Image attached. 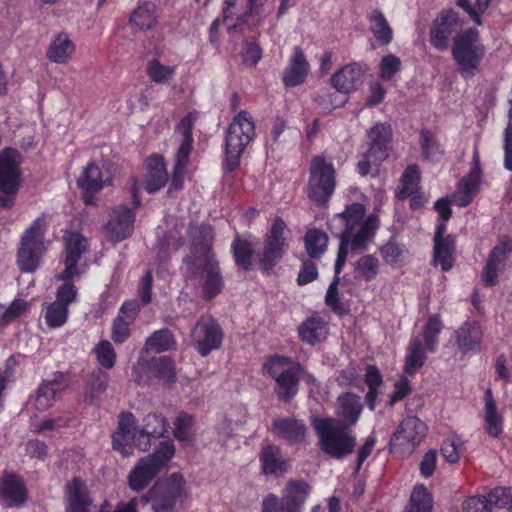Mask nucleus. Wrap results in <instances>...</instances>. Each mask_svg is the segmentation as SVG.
<instances>
[{"instance_id": "obj_1", "label": "nucleus", "mask_w": 512, "mask_h": 512, "mask_svg": "<svg viewBox=\"0 0 512 512\" xmlns=\"http://www.w3.org/2000/svg\"><path fill=\"white\" fill-rule=\"evenodd\" d=\"M366 208L360 203L347 205L345 210L333 218L332 222L338 221L343 225L339 235V249L335 262V277L330 283L325 303L331 310L339 315L345 313V308L338 294L339 274L349 255L355 256L368 249L377 229L379 219L376 215L370 214L365 218Z\"/></svg>"}, {"instance_id": "obj_2", "label": "nucleus", "mask_w": 512, "mask_h": 512, "mask_svg": "<svg viewBox=\"0 0 512 512\" xmlns=\"http://www.w3.org/2000/svg\"><path fill=\"white\" fill-rule=\"evenodd\" d=\"M191 254L184 259L186 278L198 280L203 298L211 300L221 293L224 279L212 251L213 233L210 226L202 225L192 230Z\"/></svg>"}, {"instance_id": "obj_3", "label": "nucleus", "mask_w": 512, "mask_h": 512, "mask_svg": "<svg viewBox=\"0 0 512 512\" xmlns=\"http://www.w3.org/2000/svg\"><path fill=\"white\" fill-rule=\"evenodd\" d=\"M312 426L319 437L321 450L329 456L342 459L353 452L356 439L341 420L314 417Z\"/></svg>"}, {"instance_id": "obj_4", "label": "nucleus", "mask_w": 512, "mask_h": 512, "mask_svg": "<svg viewBox=\"0 0 512 512\" xmlns=\"http://www.w3.org/2000/svg\"><path fill=\"white\" fill-rule=\"evenodd\" d=\"M452 56L458 71L464 79H471L481 70V63L487 53L479 31L469 28L454 38Z\"/></svg>"}, {"instance_id": "obj_5", "label": "nucleus", "mask_w": 512, "mask_h": 512, "mask_svg": "<svg viewBox=\"0 0 512 512\" xmlns=\"http://www.w3.org/2000/svg\"><path fill=\"white\" fill-rule=\"evenodd\" d=\"M266 375L275 380L274 391L283 402H289L299 390V379L303 367L285 356L274 355L263 365Z\"/></svg>"}, {"instance_id": "obj_6", "label": "nucleus", "mask_w": 512, "mask_h": 512, "mask_svg": "<svg viewBox=\"0 0 512 512\" xmlns=\"http://www.w3.org/2000/svg\"><path fill=\"white\" fill-rule=\"evenodd\" d=\"M174 453L175 446L172 441L161 442L152 454L142 457L132 468L127 477L128 487L134 492L144 490L173 457Z\"/></svg>"}, {"instance_id": "obj_7", "label": "nucleus", "mask_w": 512, "mask_h": 512, "mask_svg": "<svg viewBox=\"0 0 512 512\" xmlns=\"http://www.w3.org/2000/svg\"><path fill=\"white\" fill-rule=\"evenodd\" d=\"M47 223L44 218H36L24 231L17 251V265L21 272H34L40 265L46 251L45 234Z\"/></svg>"}, {"instance_id": "obj_8", "label": "nucleus", "mask_w": 512, "mask_h": 512, "mask_svg": "<svg viewBox=\"0 0 512 512\" xmlns=\"http://www.w3.org/2000/svg\"><path fill=\"white\" fill-rule=\"evenodd\" d=\"M256 136V126L248 111L242 110L235 115L226 133V162L230 170L240 163V157Z\"/></svg>"}, {"instance_id": "obj_9", "label": "nucleus", "mask_w": 512, "mask_h": 512, "mask_svg": "<svg viewBox=\"0 0 512 512\" xmlns=\"http://www.w3.org/2000/svg\"><path fill=\"white\" fill-rule=\"evenodd\" d=\"M336 187L334 165L323 156L311 160L306 193L308 198L318 206L327 204Z\"/></svg>"}, {"instance_id": "obj_10", "label": "nucleus", "mask_w": 512, "mask_h": 512, "mask_svg": "<svg viewBox=\"0 0 512 512\" xmlns=\"http://www.w3.org/2000/svg\"><path fill=\"white\" fill-rule=\"evenodd\" d=\"M273 10L274 5L270 0H225L223 17L225 22H232V27L248 22L258 26Z\"/></svg>"}, {"instance_id": "obj_11", "label": "nucleus", "mask_w": 512, "mask_h": 512, "mask_svg": "<svg viewBox=\"0 0 512 512\" xmlns=\"http://www.w3.org/2000/svg\"><path fill=\"white\" fill-rule=\"evenodd\" d=\"M64 269L56 277L61 281H71L85 274L87 262L84 255L88 252V240L79 232H67L64 237Z\"/></svg>"}, {"instance_id": "obj_12", "label": "nucleus", "mask_w": 512, "mask_h": 512, "mask_svg": "<svg viewBox=\"0 0 512 512\" xmlns=\"http://www.w3.org/2000/svg\"><path fill=\"white\" fill-rule=\"evenodd\" d=\"M428 426L416 416L405 417L390 439V451L399 457L411 455L427 436Z\"/></svg>"}, {"instance_id": "obj_13", "label": "nucleus", "mask_w": 512, "mask_h": 512, "mask_svg": "<svg viewBox=\"0 0 512 512\" xmlns=\"http://www.w3.org/2000/svg\"><path fill=\"white\" fill-rule=\"evenodd\" d=\"M289 234L285 221L275 217L268 233L264 237L263 249L259 254V265L262 270L268 271L276 266L287 252Z\"/></svg>"}, {"instance_id": "obj_14", "label": "nucleus", "mask_w": 512, "mask_h": 512, "mask_svg": "<svg viewBox=\"0 0 512 512\" xmlns=\"http://www.w3.org/2000/svg\"><path fill=\"white\" fill-rule=\"evenodd\" d=\"M185 493V480L180 473L159 479L143 499L152 502L153 512H174L177 499Z\"/></svg>"}, {"instance_id": "obj_15", "label": "nucleus", "mask_w": 512, "mask_h": 512, "mask_svg": "<svg viewBox=\"0 0 512 512\" xmlns=\"http://www.w3.org/2000/svg\"><path fill=\"white\" fill-rule=\"evenodd\" d=\"M223 338L222 328L209 315L201 316L191 330L192 344L203 357L208 356L214 350H218L222 345Z\"/></svg>"}, {"instance_id": "obj_16", "label": "nucleus", "mask_w": 512, "mask_h": 512, "mask_svg": "<svg viewBox=\"0 0 512 512\" xmlns=\"http://www.w3.org/2000/svg\"><path fill=\"white\" fill-rule=\"evenodd\" d=\"M20 155L12 148L5 149L0 154V191L6 195L0 196V205L10 208L14 204V194L18 188L20 173Z\"/></svg>"}, {"instance_id": "obj_17", "label": "nucleus", "mask_w": 512, "mask_h": 512, "mask_svg": "<svg viewBox=\"0 0 512 512\" xmlns=\"http://www.w3.org/2000/svg\"><path fill=\"white\" fill-rule=\"evenodd\" d=\"M482 177L480 155L478 149H474L472 165L469 173L458 183L457 189L453 195V202L459 207L468 206L479 190Z\"/></svg>"}, {"instance_id": "obj_18", "label": "nucleus", "mask_w": 512, "mask_h": 512, "mask_svg": "<svg viewBox=\"0 0 512 512\" xmlns=\"http://www.w3.org/2000/svg\"><path fill=\"white\" fill-rule=\"evenodd\" d=\"M261 472L266 476L276 478L284 476L291 469L292 460L283 454L282 449L275 444H265L259 452Z\"/></svg>"}, {"instance_id": "obj_19", "label": "nucleus", "mask_w": 512, "mask_h": 512, "mask_svg": "<svg viewBox=\"0 0 512 512\" xmlns=\"http://www.w3.org/2000/svg\"><path fill=\"white\" fill-rule=\"evenodd\" d=\"M106 184H110V177L105 176L101 168L93 162L87 165L77 180V185L83 193L84 202L88 205L95 204V194Z\"/></svg>"}, {"instance_id": "obj_20", "label": "nucleus", "mask_w": 512, "mask_h": 512, "mask_svg": "<svg viewBox=\"0 0 512 512\" xmlns=\"http://www.w3.org/2000/svg\"><path fill=\"white\" fill-rule=\"evenodd\" d=\"M65 512H90L93 500L86 485L80 477H73L64 487Z\"/></svg>"}, {"instance_id": "obj_21", "label": "nucleus", "mask_w": 512, "mask_h": 512, "mask_svg": "<svg viewBox=\"0 0 512 512\" xmlns=\"http://www.w3.org/2000/svg\"><path fill=\"white\" fill-rule=\"evenodd\" d=\"M135 214L132 209L118 206L110 214L105 226L107 237L112 241H121L129 237L134 230Z\"/></svg>"}, {"instance_id": "obj_22", "label": "nucleus", "mask_w": 512, "mask_h": 512, "mask_svg": "<svg viewBox=\"0 0 512 512\" xmlns=\"http://www.w3.org/2000/svg\"><path fill=\"white\" fill-rule=\"evenodd\" d=\"M458 16L452 10L443 11L434 21L430 31V42L438 50L444 51L448 48L450 37L456 31Z\"/></svg>"}, {"instance_id": "obj_23", "label": "nucleus", "mask_w": 512, "mask_h": 512, "mask_svg": "<svg viewBox=\"0 0 512 512\" xmlns=\"http://www.w3.org/2000/svg\"><path fill=\"white\" fill-rule=\"evenodd\" d=\"M137 431L138 427L134 415L130 412L121 413L118 427L112 435L113 448L123 455H129Z\"/></svg>"}, {"instance_id": "obj_24", "label": "nucleus", "mask_w": 512, "mask_h": 512, "mask_svg": "<svg viewBox=\"0 0 512 512\" xmlns=\"http://www.w3.org/2000/svg\"><path fill=\"white\" fill-rule=\"evenodd\" d=\"M27 489L16 474H5L0 482V502L4 507H18L27 500Z\"/></svg>"}, {"instance_id": "obj_25", "label": "nucleus", "mask_w": 512, "mask_h": 512, "mask_svg": "<svg viewBox=\"0 0 512 512\" xmlns=\"http://www.w3.org/2000/svg\"><path fill=\"white\" fill-rule=\"evenodd\" d=\"M272 434L290 444L305 441L308 429L303 421L294 417L276 418L272 422Z\"/></svg>"}, {"instance_id": "obj_26", "label": "nucleus", "mask_w": 512, "mask_h": 512, "mask_svg": "<svg viewBox=\"0 0 512 512\" xmlns=\"http://www.w3.org/2000/svg\"><path fill=\"white\" fill-rule=\"evenodd\" d=\"M369 140V156L376 160H386L392 139V128L387 123H376L367 133Z\"/></svg>"}, {"instance_id": "obj_27", "label": "nucleus", "mask_w": 512, "mask_h": 512, "mask_svg": "<svg viewBox=\"0 0 512 512\" xmlns=\"http://www.w3.org/2000/svg\"><path fill=\"white\" fill-rule=\"evenodd\" d=\"M138 312L139 306L136 301L125 302L121 306L111 329V339L116 344H122L129 338L130 326L135 321Z\"/></svg>"}, {"instance_id": "obj_28", "label": "nucleus", "mask_w": 512, "mask_h": 512, "mask_svg": "<svg viewBox=\"0 0 512 512\" xmlns=\"http://www.w3.org/2000/svg\"><path fill=\"white\" fill-rule=\"evenodd\" d=\"M363 75L364 69L359 63H349L333 74L331 84L338 92L349 94L361 84Z\"/></svg>"}, {"instance_id": "obj_29", "label": "nucleus", "mask_w": 512, "mask_h": 512, "mask_svg": "<svg viewBox=\"0 0 512 512\" xmlns=\"http://www.w3.org/2000/svg\"><path fill=\"white\" fill-rule=\"evenodd\" d=\"M454 337L459 351L467 354L478 350L483 331L477 322L466 321L454 332Z\"/></svg>"}, {"instance_id": "obj_30", "label": "nucleus", "mask_w": 512, "mask_h": 512, "mask_svg": "<svg viewBox=\"0 0 512 512\" xmlns=\"http://www.w3.org/2000/svg\"><path fill=\"white\" fill-rule=\"evenodd\" d=\"M168 182V172L162 156L153 155L147 159L145 189L152 194L162 189Z\"/></svg>"}, {"instance_id": "obj_31", "label": "nucleus", "mask_w": 512, "mask_h": 512, "mask_svg": "<svg viewBox=\"0 0 512 512\" xmlns=\"http://www.w3.org/2000/svg\"><path fill=\"white\" fill-rule=\"evenodd\" d=\"M309 72V63L303 51L296 48L290 59L288 67L283 75V82L287 87H295L302 84Z\"/></svg>"}, {"instance_id": "obj_32", "label": "nucleus", "mask_w": 512, "mask_h": 512, "mask_svg": "<svg viewBox=\"0 0 512 512\" xmlns=\"http://www.w3.org/2000/svg\"><path fill=\"white\" fill-rule=\"evenodd\" d=\"M76 50L74 42L66 33L57 34L46 51V57L56 64H67L73 57Z\"/></svg>"}, {"instance_id": "obj_33", "label": "nucleus", "mask_w": 512, "mask_h": 512, "mask_svg": "<svg viewBox=\"0 0 512 512\" xmlns=\"http://www.w3.org/2000/svg\"><path fill=\"white\" fill-rule=\"evenodd\" d=\"M300 339L310 345H316L327 338L328 328L319 316H311L298 328Z\"/></svg>"}, {"instance_id": "obj_34", "label": "nucleus", "mask_w": 512, "mask_h": 512, "mask_svg": "<svg viewBox=\"0 0 512 512\" xmlns=\"http://www.w3.org/2000/svg\"><path fill=\"white\" fill-rule=\"evenodd\" d=\"M484 428L486 433L493 438H498L503 432V417L497 410L491 389H487L485 392Z\"/></svg>"}, {"instance_id": "obj_35", "label": "nucleus", "mask_w": 512, "mask_h": 512, "mask_svg": "<svg viewBox=\"0 0 512 512\" xmlns=\"http://www.w3.org/2000/svg\"><path fill=\"white\" fill-rule=\"evenodd\" d=\"M509 251H512V241H503L491 251L482 274V280L486 286H494L497 283L498 267L502 257Z\"/></svg>"}, {"instance_id": "obj_36", "label": "nucleus", "mask_w": 512, "mask_h": 512, "mask_svg": "<svg viewBox=\"0 0 512 512\" xmlns=\"http://www.w3.org/2000/svg\"><path fill=\"white\" fill-rule=\"evenodd\" d=\"M184 244V238L176 230L157 235L155 243L156 261L158 264L166 263L172 252H176Z\"/></svg>"}, {"instance_id": "obj_37", "label": "nucleus", "mask_w": 512, "mask_h": 512, "mask_svg": "<svg viewBox=\"0 0 512 512\" xmlns=\"http://www.w3.org/2000/svg\"><path fill=\"white\" fill-rule=\"evenodd\" d=\"M361 411L360 398L355 394L346 393L338 398L337 414L346 427H350L358 421Z\"/></svg>"}, {"instance_id": "obj_38", "label": "nucleus", "mask_w": 512, "mask_h": 512, "mask_svg": "<svg viewBox=\"0 0 512 512\" xmlns=\"http://www.w3.org/2000/svg\"><path fill=\"white\" fill-rule=\"evenodd\" d=\"M310 492V486L303 480H290L287 482L283 490V500L281 503L284 507H297L306 501Z\"/></svg>"}, {"instance_id": "obj_39", "label": "nucleus", "mask_w": 512, "mask_h": 512, "mask_svg": "<svg viewBox=\"0 0 512 512\" xmlns=\"http://www.w3.org/2000/svg\"><path fill=\"white\" fill-rule=\"evenodd\" d=\"M328 235L321 229H309L303 238L307 255L311 259H320L327 250Z\"/></svg>"}, {"instance_id": "obj_40", "label": "nucleus", "mask_w": 512, "mask_h": 512, "mask_svg": "<svg viewBox=\"0 0 512 512\" xmlns=\"http://www.w3.org/2000/svg\"><path fill=\"white\" fill-rule=\"evenodd\" d=\"M157 9L152 2L138 6L130 17L131 25L138 30H150L157 24Z\"/></svg>"}, {"instance_id": "obj_41", "label": "nucleus", "mask_w": 512, "mask_h": 512, "mask_svg": "<svg viewBox=\"0 0 512 512\" xmlns=\"http://www.w3.org/2000/svg\"><path fill=\"white\" fill-rule=\"evenodd\" d=\"M455 240L447 235L444 241L434 242V263L440 265L443 271H449L454 265Z\"/></svg>"}, {"instance_id": "obj_42", "label": "nucleus", "mask_w": 512, "mask_h": 512, "mask_svg": "<svg viewBox=\"0 0 512 512\" xmlns=\"http://www.w3.org/2000/svg\"><path fill=\"white\" fill-rule=\"evenodd\" d=\"M64 387V383L58 379L43 382L38 389L35 400L37 410L44 411L50 408L54 404L57 394Z\"/></svg>"}, {"instance_id": "obj_43", "label": "nucleus", "mask_w": 512, "mask_h": 512, "mask_svg": "<svg viewBox=\"0 0 512 512\" xmlns=\"http://www.w3.org/2000/svg\"><path fill=\"white\" fill-rule=\"evenodd\" d=\"M370 31L381 45H388L393 39V31L384 14L375 9L368 17Z\"/></svg>"}, {"instance_id": "obj_44", "label": "nucleus", "mask_w": 512, "mask_h": 512, "mask_svg": "<svg viewBox=\"0 0 512 512\" xmlns=\"http://www.w3.org/2000/svg\"><path fill=\"white\" fill-rule=\"evenodd\" d=\"M231 250L235 263L244 270L251 269L252 258L254 255V244L248 239L241 238L237 233L232 244Z\"/></svg>"}, {"instance_id": "obj_45", "label": "nucleus", "mask_w": 512, "mask_h": 512, "mask_svg": "<svg viewBox=\"0 0 512 512\" xmlns=\"http://www.w3.org/2000/svg\"><path fill=\"white\" fill-rule=\"evenodd\" d=\"M420 168L417 164L409 165L401 176V187L397 192L398 199H406L417 194L420 182Z\"/></svg>"}, {"instance_id": "obj_46", "label": "nucleus", "mask_w": 512, "mask_h": 512, "mask_svg": "<svg viewBox=\"0 0 512 512\" xmlns=\"http://www.w3.org/2000/svg\"><path fill=\"white\" fill-rule=\"evenodd\" d=\"M379 253L385 264L395 267L402 264L408 254V249L395 238H391L379 247Z\"/></svg>"}, {"instance_id": "obj_47", "label": "nucleus", "mask_w": 512, "mask_h": 512, "mask_svg": "<svg viewBox=\"0 0 512 512\" xmlns=\"http://www.w3.org/2000/svg\"><path fill=\"white\" fill-rule=\"evenodd\" d=\"M426 360V354L422 348L421 340L416 337L410 340L405 357L404 372L412 375L420 369Z\"/></svg>"}, {"instance_id": "obj_48", "label": "nucleus", "mask_w": 512, "mask_h": 512, "mask_svg": "<svg viewBox=\"0 0 512 512\" xmlns=\"http://www.w3.org/2000/svg\"><path fill=\"white\" fill-rule=\"evenodd\" d=\"M146 73L151 82L168 84L176 74V66L164 65L158 58H152L147 62Z\"/></svg>"}, {"instance_id": "obj_49", "label": "nucleus", "mask_w": 512, "mask_h": 512, "mask_svg": "<svg viewBox=\"0 0 512 512\" xmlns=\"http://www.w3.org/2000/svg\"><path fill=\"white\" fill-rule=\"evenodd\" d=\"M175 339L168 329L155 331L150 335L144 344L147 352L161 353L175 347Z\"/></svg>"}, {"instance_id": "obj_50", "label": "nucleus", "mask_w": 512, "mask_h": 512, "mask_svg": "<svg viewBox=\"0 0 512 512\" xmlns=\"http://www.w3.org/2000/svg\"><path fill=\"white\" fill-rule=\"evenodd\" d=\"M379 267V260L374 255H363L354 263L355 276L365 281L374 280L379 273Z\"/></svg>"}, {"instance_id": "obj_51", "label": "nucleus", "mask_w": 512, "mask_h": 512, "mask_svg": "<svg viewBox=\"0 0 512 512\" xmlns=\"http://www.w3.org/2000/svg\"><path fill=\"white\" fill-rule=\"evenodd\" d=\"M432 498L423 485L416 486L410 497V503L405 512H431Z\"/></svg>"}, {"instance_id": "obj_52", "label": "nucleus", "mask_w": 512, "mask_h": 512, "mask_svg": "<svg viewBox=\"0 0 512 512\" xmlns=\"http://www.w3.org/2000/svg\"><path fill=\"white\" fill-rule=\"evenodd\" d=\"M93 353L98 364L104 369H112L116 364L117 354L116 351L108 340L99 341L94 349Z\"/></svg>"}, {"instance_id": "obj_53", "label": "nucleus", "mask_w": 512, "mask_h": 512, "mask_svg": "<svg viewBox=\"0 0 512 512\" xmlns=\"http://www.w3.org/2000/svg\"><path fill=\"white\" fill-rule=\"evenodd\" d=\"M442 330V322L438 315H431L428 317L427 322L424 326L423 330V339L425 342L426 348L430 352H435L438 336Z\"/></svg>"}, {"instance_id": "obj_54", "label": "nucleus", "mask_w": 512, "mask_h": 512, "mask_svg": "<svg viewBox=\"0 0 512 512\" xmlns=\"http://www.w3.org/2000/svg\"><path fill=\"white\" fill-rule=\"evenodd\" d=\"M44 318L50 328L63 326L68 319V308L54 301L45 308Z\"/></svg>"}, {"instance_id": "obj_55", "label": "nucleus", "mask_w": 512, "mask_h": 512, "mask_svg": "<svg viewBox=\"0 0 512 512\" xmlns=\"http://www.w3.org/2000/svg\"><path fill=\"white\" fill-rule=\"evenodd\" d=\"M194 424L193 416L180 413L174 423L173 434L179 441H191V431Z\"/></svg>"}, {"instance_id": "obj_56", "label": "nucleus", "mask_w": 512, "mask_h": 512, "mask_svg": "<svg viewBox=\"0 0 512 512\" xmlns=\"http://www.w3.org/2000/svg\"><path fill=\"white\" fill-rule=\"evenodd\" d=\"M143 429L152 437L158 438L167 432V421L161 414H148L144 419Z\"/></svg>"}, {"instance_id": "obj_57", "label": "nucleus", "mask_w": 512, "mask_h": 512, "mask_svg": "<svg viewBox=\"0 0 512 512\" xmlns=\"http://www.w3.org/2000/svg\"><path fill=\"white\" fill-rule=\"evenodd\" d=\"M314 259L303 257L302 264L297 276V284L299 286L307 285L318 278V269Z\"/></svg>"}, {"instance_id": "obj_58", "label": "nucleus", "mask_w": 512, "mask_h": 512, "mask_svg": "<svg viewBox=\"0 0 512 512\" xmlns=\"http://www.w3.org/2000/svg\"><path fill=\"white\" fill-rule=\"evenodd\" d=\"M400 68V59L393 54H389L384 56L380 61L379 75L383 80L389 81L396 73L400 71Z\"/></svg>"}, {"instance_id": "obj_59", "label": "nucleus", "mask_w": 512, "mask_h": 512, "mask_svg": "<svg viewBox=\"0 0 512 512\" xmlns=\"http://www.w3.org/2000/svg\"><path fill=\"white\" fill-rule=\"evenodd\" d=\"M491 508L496 506L498 508H510L512 505V494L510 489L504 487H497L491 490L486 495Z\"/></svg>"}, {"instance_id": "obj_60", "label": "nucleus", "mask_w": 512, "mask_h": 512, "mask_svg": "<svg viewBox=\"0 0 512 512\" xmlns=\"http://www.w3.org/2000/svg\"><path fill=\"white\" fill-rule=\"evenodd\" d=\"M462 512H492L486 495H473L462 502Z\"/></svg>"}, {"instance_id": "obj_61", "label": "nucleus", "mask_w": 512, "mask_h": 512, "mask_svg": "<svg viewBox=\"0 0 512 512\" xmlns=\"http://www.w3.org/2000/svg\"><path fill=\"white\" fill-rule=\"evenodd\" d=\"M420 146L425 158H433L440 151L436 136L429 130H421Z\"/></svg>"}, {"instance_id": "obj_62", "label": "nucleus", "mask_w": 512, "mask_h": 512, "mask_svg": "<svg viewBox=\"0 0 512 512\" xmlns=\"http://www.w3.org/2000/svg\"><path fill=\"white\" fill-rule=\"evenodd\" d=\"M509 109V123L504 131V161L503 166L508 171H512V100Z\"/></svg>"}, {"instance_id": "obj_63", "label": "nucleus", "mask_w": 512, "mask_h": 512, "mask_svg": "<svg viewBox=\"0 0 512 512\" xmlns=\"http://www.w3.org/2000/svg\"><path fill=\"white\" fill-rule=\"evenodd\" d=\"M56 290V302L64 305L66 308L77 299V288L71 281H64Z\"/></svg>"}, {"instance_id": "obj_64", "label": "nucleus", "mask_w": 512, "mask_h": 512, "mask_svg": "<svg viewBox=\"0 0 512 512\" xmlns=\"http://www.w3.org/2000/svg\"><path fill=\"white\" fill-rule=\"evenodd\" d=\"M157 375L167 382H174L175 369L174 362L169 357H161L155 364Z\"/></svg>"}]
</instances>
